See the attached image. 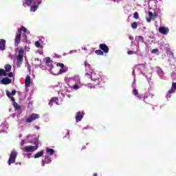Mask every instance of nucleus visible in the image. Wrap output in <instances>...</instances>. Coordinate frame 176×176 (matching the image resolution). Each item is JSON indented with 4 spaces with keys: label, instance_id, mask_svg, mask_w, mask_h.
I'll use <instances>...</instances> for the list:
<instances>
[{
    "label": "nucleus",
    "instance_id": "f257e3e1",
    "mask_svg": "<svg viewBox=\"0 0 176 176\" xmlns=\"http://www.w3.org/2000/svg\"><path fill=\"white\" fill-rule=\"evenodd\" d=\"M30 34V31L25 28L24 26H21V28L18 29L17 32H16V36L14 38V45L15 46H19L20 43L22 41L25 42L26 43H28V40L27 39V36Z\"/></svg>",
    "mask_w": 176,
    "mask_h": 176
},
{
    "label": "nucleus",
    "instance_id": "f03ea898",
    "mask_svg": "<svg viewBox=\"0 0 176 176\" xmlns=\"http://www.w3.org/2000/svg\"><path fill=\"white\" fill-rule=\"evenodd\" d=\"M41 4L42 0H22L23 6L24 8H30V12L32 13L36 12Z\"/></svg>",
    "mask_w": 176,
    "mask_h": 176
},
{
    "label": "nucleus",
    "instance_id": "7ed1b4c3",
    "mask_svg": "<svg viewBox=\"0 0 176 176\" xmlns=\"http://www.w3.org/2000/svg\"><path fill=\"white\" fill-rule=\"evenodd\" d=\"M85 77L87 79H91V80L95 82L96 85H98L100 87H102V77L101 75L94 71L88 72L85 73Z\"/></svg>",
    "mask_w": 176,
    "mask_h": 176
},
{
    "label": "nucleus",
    "instance_id": "20e7f679",
    "mask_svg": "<svg viewBox=\"0 0 176 176\" xmlns=\"http://www.w3.org/2000/svg\"><path fill=\"white\" fill-rule=\"evenodd\" d=\"M65 80L69 84L74 83V85L72 86V89H73V90H79V89L83 86L80 82V76L78 75H76L72 77H66Z\"/></svg>",
    "mask_w": 176,
    "mask_h": 176
},
{
    "label": "nucleus",
    "instance_id": "39448f33",
    "mask_svg": "<svg viewBox=\"0 0 176 176\" xmlns=\"http://www.w3.org/2000/svg\"><path fill=\"white\" fill-rule=\"evenodd\" d=\"M24 59V50L21 48L15 54V60L14 61V66L16 68H20L21 64H23V60Z\"/></svg>",
    "mask_w": 176,
    "mask_h": 176
},
{
    "label": "nucleus",
    "instance_id": "423d86ee",
    "mask_svg": "<svg viewBox=\"0 0 176 176\" xmlns=\"http://www.w3.org/2000/svg\"><path fill=\"white\" fill-rule=\"evenodd\" d=\"M170 76L173 81L172 82L171 88L166 92V98L168 101V100H170V98H171V96H173V94H175V92H176V82H174V80H176L175 72H172Z\"/></svg>",
    "mask_w": 176,
    "mask_h": 176
},
{
    "label": "nucleus",
    "instance_id": "0eeeda50",
    "mask_svg": "<svg viewBox=\"0 0 176 176\" xmlns=\"http://www.w3.org/2000/svg\"><path fill=\"white\" fill-rule=\"evenodd\" d=\"M39 144V140L36 135H29L27 136V140H23L21 142V146H24L25 144Z\"/></svg>",
    "mask_w": 176,
    "mask_h": 176
},
{
    "label": "nucleus",
    "instance_id": "6e6552de",
    "mask_svg": "<svg viewBox=\"0 0 176 176\" xmlns=\"http://www.w3.org/2000/svg\"><path fill=\"white\" fill-rule=\"evenodd\" d=\"M145 65H146V63H144L143 64H138L136 65V68L137 69H139V71H140L142 75H144V76H145L148 82H151V78H152V74L150 73L148 75H146L143 72L144 69H145Z\"/></svg>",
    "mask_w": 176,
    "mask_h": 176
},
{
    "label": "nucleus",
    "instance_id": "1a4fd4ad",
    "mask_svg": "<svg viewBox=\"0 0 176 176\" xmlns=\"http://www.w3.org/2000/svg\"><path fill=\"white\" fill-rule=\"evenodd\" d=\"M16 157H17V151H16V150H13L10 154V157L8 162L10 166L13 163H16Z\"/></svg>",
    "mask_w": 176,
    "mask_h": 176
},
{
    "label": "nucleus",
    "instance_id": "9d476101",
    "mask_svg": "<svg viewBox=\"0 0 176 176\" xmlns=\"http://www.w3.org/2000/svg\"><path fill=\"white\" fill-rule=\"evenodd\" d=\"M35 146H26L21 148L23 152H35L38 149V144H34Z\"/></svg>",
    "mask_w": 176,
    "mask_h": 176
},
{
    "label": "nucleus",
    "instance_id": "9b49d317",
    "mask_svg": "<svg viewBox=\"0 0 176 176\" xmlns=\"http://www.w3.org/2000/svg\"><path fill=\"white\" fill-rule=\"evenodd\" d=\"M45 63L46 64V66L48 68V71L49 72H50V74H53V72H52V69H53V60H52V59H50V57H46L45 58Z\"/></svg>",
    "mask_w": 176,
    "mask_h": 176
},
{
    "label": "nucleus",
    "instance_id": "f8f14e48",
    "mask_svg": "<svg viewBox=\"0 0 176 176\" xmlns=\"http://www.w3.org/2000/svg\"><path fill=\"white\" fill-rule=\"evenodd\" d=\"M39 114L32 113L25 120L26 123H31L34 122V120H36V119H39Z\"/></svg>",
    "mask_w": 176,
    "mask_h": 176
},
{
    "label": "nucleus",
    "instance_id": "ddd939ff",
    "mask_svg": "<svg viewBox=\"0 0 176 176\" xmlns=\"http://www.w3.org/2000/svg\"><path fill=\"white\" fill-rule=\"evenodd\" d=\"M6 96H7V97H8V98H10L11 101L13 102V105H14V109H16V111H20V106L19 105V104H17L16 102H14V98L10 96V92L7 91Z\"/></svg>",
    "mask_w": 176,
    "mask_h": 176
},
{
    "label": "nucleus",
    "instance_id": "4468645a",
    "mask_svg": "<svg viewBox=\"0 0 176 176\" xmlns=\"http://www.w3.org/2000/svg\"><path fill=\"white\" fill-rule=\"evenodd\" d=\"M133 94L137 97V98H139V100H141V98H144V102H145V99L148 98V95L145 94L144 96L142 94H138V89L135 88H133Z\"/></svg>",
    "mask_w": 176,
    "mask_h": 176
},
{
    "label": "nucleus",
    "instance_id": "2eb2a0df",
    "mask_svg": "<svg viewBox=\"0 0 176 176\" xmlns=\"http://www.w3.org/2000/svg\"><path fill=\"white\" fill-rule=\"evenodd\" d=\"M72 90V87H64L63 89L58 91V94L61 95L62 97H65L66 93H69Z\"/></svg>",
    "mask_w": 176,
    "mask_h": 176
},
{
    "label": "nucleus",
    "instance_id": "dca6fc26",
    "mask_svg": "<svg viewBox=\"0 0 176 176\" xmlns=\"http://www.w3.org/2000/svg\"><path fill=\"white\" fill-rule=\"evenodd\" d=\"M136 47V51L134 50H130L128 51V54L131 55V54H137V56H141V52L140 51V44L138 43L136 45H135Z\"/></svg>",
    "mask_w": 176,
    "mask_h": 176
},
{
    "label": "nucleus",
    "instance_id": "f3484780",
    "mask_svg": "<svg viewBox=\"0 0 176 176\" xmlns=\"http://www.w3.org/2000/svg\"><path fill=\"white\" fill-rule=\"evenodd\" d=\"M159 33L162 35H168V32H170V29L167 27H160L158 29Z\"/></svg>",
    "mask_w": 176,
    "mask_h": 176
},
{
    "label": "nucleus",
    "instance_id": "a211bd4d",
    "mask_svg": "<svg viewBox=\"0 0 176 176\" xmlns=\"http://www.w3.org/2000/svg\"><path fill=\"white\" fill-rule=\"evenodd\" d=\"M83 116H85V113L83 111L77 112L75 116L76 123L81 122L82 119H83Z\"/></svg>",
    "mask_w": 176,
    "mask_h": 176
},
{
    "label": "nucleus",
    "instance_id": "6ab92c4d",
    "mask_svg": "<svg viewBox=\"0 0 176 176\" xmlns=\"http://www.w3.org/2000/svg\"><path fill=\"white\" fill-rule=\"evenodd\" d=\"M34 68H41V69H45V66H42V61L36 58L34 64Z\"/></svg>",
    "mask_w": 176,
    "mask_h": 176
},
{
    "label": "nucleus",
    "instance_id": "aec40b11",
    "mask_svg": "<svg viewBox=\"0 0 176 176\" xmlns=\"http://www.w3.org/2000/svg\"><path fill=\"white\" fill-rule=\"evenodd\" d=\"M57 67H60L59 74H65L68 71V67H67L63 63H57Z\"/></svg>",
    "mask_w": 176,
    "mask_h": 176
},
{
    "label": "nucleus",
    "instance_id": "412c9836",
    "mask_svg": "<svg viewBox=\"0 0 176 176\" xmlns=\"http://www.w3.org/2000/svg\"><path fill=\"white\" fill-rule=\"evenodd\" d=\"M99 49H100V50H102V52L105 53L106 54L109 53V48L108 47V45H107L106 44H100Z\"/></svg>",
    "mask_w": 176,
    "mask_h": 176
},
{
    "label": "nucleus",
    "instance_id": "4be33fe9",
    "mask_svg": "<svg viewBox=\"0 0 176 176\" xmlns=\"http://www.w3.org/2000/svg\"><path fill=\"white\" fill-rule=\"evenodd\" d=\"M156 72L160 79H166V76H164V72L162 68L157 67Z\"/></svg>",
    "mask_w": 176,
    "mask_h": 176
},
{
    "label": "nucleus",
    "instance_id": "5701e85b",
    "mask_svg": "<svg viewBox=\"0 0 176 176\" xmlns=\"http://www.w3.org/2000/svg\"><path fill=\"white\" fill-rule=\"evenodd\" d=\"M85 87H87L88 89H100L101 87L98 84H96V82L94 83H87L85 85Z\"/></svg>",
    "mask_w": 176,
    "mask_h": 176
},
{
    "label": "nucleus",
    "instance_id": "b1692460",
    "mask_svg": "<svg viewBox=\"0 0 176 176\" xmlns=\"http://www.w3.org/2000/svg\"><path fill=\"white\" fill-rule=\"evenodd\" d=\"M45 163L46 164H50V163H52V159L48 155H45V159L42 160L41 166L44 167Z\"/></svg>",
    "mask_w": 176,
    "mask_h": 176
},
{
    "label": "nucleus",
    "instance_id": "393cba45",
    "mask_svg": "<svg viewBox=\"0 0 176 176\" xmlns=\"http://www.w3.org/2000/svg\"><path fill=\"white\" fill-rule=\"evenodd\" d=\"M57 101H58V98L54 97L51 98L50 101L48 103V105H50V107H53V104H56V105H60V104Z\"/></svg>",
    "mask_w": 176,
    "mask_h": 176
},
{
    "label": "nucleus",
    "instance_id": "a878e982",
    "mask_svg": "<svg viewBox=\"0 0 176 176\" xmlns=\"http://www.w3.org/2000/svg\"><path fill=\"white\" fill-rule=\"evenodd\" d=\"M157 16V14L156 13H155V14L153 15V13H152V12H148V18H146V21L148 23H151V21L155 20Z\"/></svg>",
    "mask_w": 176,
    "mask_h": 176
},
{
    "label": "nucleus",
    "instance_id": "bb28decb",
    "mask_svg": "<svg viewBox=\"0 0 176 176\" xmlns=\"http://www.w3.org/2000/svg\"><path fill=\"white\" fill-rule=\"evenodd\" d=\"M6 40L0 39V50L1 52H3V50L6 49Z\"/></svg>",
    "mask_w": 176,
    "mask_h": 176
},
{
    "label": "nucleus",
    "instance_id": "cd10ccee",
    "mask_svg": "<svg viewBox=\"0 0 176 176\" xmlns=\"http://www.w3.org/2000/svg\"><path fill=\"white\" fill-rule=\"evenodd\" d=\"M12 80L9 78H4L0 81V85H10Z\"/></svg>",
    "mask_w": 176,
    "mask_h": 176
},
{
    "label": "nucleus",
    "instance_id": "c85d7f7f",
    "mask_svg": "<svg viewBox=\"0 0 176 176\" xmlns=\"http://www.w3.org/2000/svg\"><path fill=\"white\" fill-rule=\"evenodd\" d=\"M84 65L85 67L86 73L92 72L93 70L91 69V65H90V64H89L87 60L85 61Z\"/></svg>",
    "mask_w": 176,
    "mask_h": 176
},
{
    "label": "nucleus",
    "instance_id": "c756f323",
    "mask_svg": "<svg viewBox=\"0 0 176 176\" xmlns=\"http://www.w3.org/2000/svg\"><path fill=\"white\" fill-rule=\"evenodd\" d=\"M31 85V77L30 76H27L25 80V86L26 87H30Z\"/></svg>",
    "mask_w": 176,
    "mask_h": 176
},
{
    "label": "nucleus",
    "instance_id": "7c9ffc66",
    "mask_svg": "<svg viewBox=\"0 0 176 176\" xmlns=\"http://www.w3.org/2000/svg\"><path fill=\"white\" fill-rule=\"evenodd\" d=\"M47 156H53L54 155V150L53 148H46Z\"/></svg>",
    "mask_w": 176,
    "mask_h": 176
},
{
    "label": "nucleus",
    "instance_id": "2f4dec72",
    "mask_svg": "<svg viewBox=\"0 0 176 176\" xmlns=\"http://www.w3.org/2000/svg\"><path fill=\"white\" fill-rule=\"evenodd\" d=\"M132 75L133 76H135L134 77V80H133V83H132V87H133V89H134V88H135V83H136V80H135V69H133V72H132Z\"/></svg>",
    "mask_w": 176,
    "mask_h": 176
},
{
    "label": "nucleus",
    "instance_id": "473e14b6",
    "mask_svg": "<svg viewBox=\"0 0 176 176\" xmlns=\"http://www.w3.org/2000/svg\"><path fill=\"white\" fill-rule=\"evenodd\" d=\"M41 156H43V150L41 151L40 152H38L36 153L34 156V159H38V157H41Z\"/></svg>",
    "mask_w": 176,
    "mask_h": 176
},
{
    "label": "nucleus",
    "instance_id": "72a5a7b5",
    "mask_svg": "<svg viewBox=\"0 0 176 176\" xmlns=\"http://www.w3.org/2000/svg\"><path fill=\"white\" fill-rule=\"evenodd\" d=\"M135 41H137L138 43L140 44L139 42H143L144 43V37L142 36H138L135 37Z\"/></svg>",
    "mask_w": 176,
    "mask_h": 176
},
{
    "label": "nucleus",
    "instance_id": "f704fd0d",
    "mask_svg": "<svg viewBox=\"0 0 176 176\" xmlns=\"http://www.w3.org/2000/svg\"><path fill=\"white\" fill-rule=\"evenodd\" d=\"M34 45L36 46V47H40L41 49H43V45H42V43H39L38 41H36Z\"/></svg>",
    "mask_w": 176,
    "mask_h": 176
},
{
    "label": "nucleus",
    "instance_id": "c9c22d12",
    "mask_svg": "<svg viewBox=\"0 0 176 176\" xmlns=\"http://www.w3.org/2000/svg\"><path fill=\"white\" fill-rule=\"evenodd\" d=\"M96 54H97V56H104V53L101 50H97L95 52Z\"/></svg>",
    "mask_w": 176,
    "mask_h": 176
},
{
    "label": "nucleus",
    "instance_id": "e433bc0d",
    "mask_svg": "<svg viewBox=\"0 0 176 176\" xmlns=\"http://www.w3.org/2000/svg\"><path fill=\"white\" fill-rule=\"evenodd\" d=\"M8 74L4 69H0V76H6Z\"/></svg>",
    "mask_w": 176,
    "mask_h": 176
},
{
    "label": "nucleus",
    "instance_id": "4c0bfd02",
    "mask_svg": "<svg viewBox=\"0 0 176 176\" xmlns=\"http://www.w3.org/2000/svg\"><path fill=\"white\" fill-rule=\"evenodd\" d=\"M137 27H138V24L137 23V22H133L131 23V28H133V30H137Z\"/></svg>",
    "mask_w": 176,
    "mask_h": 176
},
{
    "label": "nucleus",
    "instance_id": "58836bf2",
    "mask_svg": "<svg viewBox=\"0 0 176 176\" xmlns=\"http://www.w3.org/2000/svg\"><path fill=\"white\" fill-rule=\"evenodd\" d=\"M6 72H9L12 69V66L10 65H7L5 67Z\"/></svg>",
    "mask_w": 176,
    "mask_h": 176
},
{
    "label": "nucleus",
    "instance_id": "ea45409f",
    "mask_svg": "<svg viewBox=\"0 0 176 176\" xmlns=\"http://www.w3.org/2000/svg\"><path fill=\"white\" fill-rule=\"evenodd\" d=\"M38 42H39L40 43H43V42H45V38L43 37H40Z\"/></svg>",
    "mask_w": 176,
    "mask_h": 176
},
{
    "label": "nucleus",
    "instance_id": "a19ab883",
    "mask_svg": "<svg viewBox=\"0 0 176 176\" xmlns=\"http://www.w3.org/2000/svg\"><path fill=\"white\" fill-rule=\"evenodd\" d=\"M157 52H159L158 49H153V50H151V53L153 54H155V53H157Z\"/></svg>",
    "mask_w": 176,
    "mask_h": 176
},
{
    "label": "nucleus",
    "instance_id": "79ce46f5",
    "mask_svg": "<svg viewBox=\"0 0 176 176\" xmlns=\"http://www.w3.org/2000/svg\"><path fill=\"white\" fill-rule=\"evenodd\" d=\"M73 53H78V50H70L69 52V54H72Z\"/></svg>",
    "mask_w": 176,
    "mask_h": 176
},
{
    "label": "nucleus",
    "instance_id": "37998d69",
    "mask_svg": "<svg viewBox=\"0 0 176 176\" xmlns=\"http://www.w3.org/2000/svg\"><path fill=\"white\" fill-rule=\"evenodd\" d=\"M69 138V130H67L66 135H65L64 138Z\"/></svg>",
    "mask_w": 176,
    "mask_h": 176
},
{
    "label": "nucleus",
    "instance_id": "c03bdc74",
    "mask_svg": "<svg viewBox=\"0 0 176 176\" xmlns=\"http://www.w3.org/2000/svg\"><path fill=\"white\" fill-rule=\"evenodd\" d=\"M30 45L25 46V52H28L30 50Z\"/></svg>",
    "mask_w": 176,
    "mask_h": 176
},
{
    "label": "nucleus",
    "instance_id": "a18cd8bd",
    "mask_svg": "<svg viewBox=\"0 0 176 176\" xmlns=\"http://www.w3.org/2000/svg\"><path fill=\"white\" fill-rule=\"evenodd\" d=\"M133 17L134 19H138V12H135L133 14Z\"/></svg>",
    "mask_w": 176,
    "mask_h": 176
},
{
    "label": "nucleus",
    "instance_id": "49530a36",
    "mask_svg": "<svg viewBox=\"0 0 176 176\" xmlns=\"http://www.w3.org/2000/svg\"><path fill=\"white\" fill-rule=\"evenodd\" d=\"M25 155V156H27L28 159H30V157H31V153H27Z\"/></svg>",
    "mask_w": 176,
    "mask_h": 176
},
{
    "label": "nucleus",
    "instance_id": "de8ad7c7",
    "mask_svg": "<svg viewBox=\"0 0 176 176\" xmlns=\"http://www.w3.org/2000/svg\"><path fill=\"white\" fill-rule=\"evenodd\" d=\"M15 94H16V90H13L10 94V97H12V96H14Z\"/></svg>",
    "mask_w": 176,
    "mask_h": 176
},
{
    "label": "nucleus",
    "instance_id": "09e8293b",
    "mask_svg": "<svg viewBox=\"0 0 176 176\" xmlns=\"http://www.w3.org/2000/svg\"><path fill=\"white\" fill-rule=\"evenodd\" d=\"M8 76H9V78H12L13 77V73L12 72L9 73Z\"/></svg>",
    "mask_w": 176,
    "mask_h": 176
},
{
    "label": "nucleus",
    "instance_id": "8fccbe9b",
    "mask_svg": "<svg viewBox=\"0 0 176 176\" xmlns=\"http://www.w3.org/2000/svg\"><path fill=\"white\" fill-rule=\"evenodd\" d=\"M34 129H36V130H39L41 129V127L39 126H34Z\"/></svg>",
    "mask_w": 176,
    "mask_h": 176
},
{
    "label": "nucleus",
    "instance_id": "3c124183",
    "mask_svg": "<svg viewBox=\"0 0 176 176\" xmlns=\"http://www.w3.org/2000/svg\"><path fill=\"white\" fill-rule=\"evenodd\" d=\"M27 66H28V70L30 71V68H31V65H30L28 64V63H27Z\"/></svg>",
    "mask_w": 176,
    "mask_h": 176
},
{
    "label": "nucleus",
    "instance_id": "603ef678",
    "mask_svg": "<svg viewBox=\"0 0 176 176\" xmlns=\"http://www.w3.org/2000/svg\"><path fill=\"white\" fill-rule=\"evenodd\" d=\"M82 50H85V52H87V48L86 47H82Z\"/></svg>",
    "mask_w": 176,
    "mask_h": 176
},
{
    "label": "nucleus",
    "instance_id": "864d4df0",
    "mask_svg": "<svg viewBox=\"0 0 176 176\" xmlns=\"http://www.w3.org/2000/svg\"><path fill=\"white\" fill-rule=\"evenodd\" d=\"M37 53H39L41 55L43 54V52L42 51H37Z\"/></svg>",
    "mask_w": 176,
    "mask_h": 176
},
{
    "label": "nucleus",
    "instance_id": "5fc2aeb1",
    "mask_svg": "<svg viewBox=\"0 0 176 176\" xmlns=\"http://www.w3.org/2000/svg\"><path fill=\"white\" fill-rule=\"evenodd\" d=\"M170 56H171V57L174 58V54L173 52H170Z\"/></svg>",
    "mask_w": 176,
    "mask_h": 176
},
{
    "label": "nucleus",
    "instance_id": "6e6d98bb",
    "mask_svg": "<svg viewBox=\"0 0 176 176\" xmlns=\"http://www.w3.org/2000/svg\"><path fill=\"white\" fill-rule=\"evenodd\" d=\"M113 2H120V1H122V0H113Z\"/></svg>",
    "mask_w": 176,
    "mask_h": 176
},
{
    "label": "nucleus",
    "instance_id": "4d7b16f0",
    "mask_svg": "<svg viewBox=\"0 0 176 176\" xmlns=\"http://www.w3.org/2000/svg\"><path fill=\"white\" fill-rule=\"evenodd\" d=\"M12 118H16V113L12 114Z\"/></svg>",
    "mask_w": 176,
    "mask_h": 176
},
{
    "label": "nucleus",
    "instance_id": "13d9d810",
    "mask_svg": "<svg viewBox=\"0 0 176 176\" xmlns=\"http://www.w3.org/2000/svg\"><path fill=\"white\" fill-rule=\"evenodd\" d=\"M129 39H130V41H133V36H130Z\"/></svg>",
    "mask_w": 176,
    "mask_h": 176
},
{
    "label": "nucleus",
    "instance_id": "bf43d9fd",
    "mask_svg": "<svg viewBox=\"0 0 176 176\" xmlns=\"http://www.w3.org/2000/svg\"><path fill=\"white\" fill-rule=\"evenodd\" d=\"M67 97H68V98H71V95L68 94L67 95Z\"/></svg>",
    "mask_w": 176,
    "mask_h": 176
},
{
    "label": "nucleus",
    "instance_id": "052dcab7",
    "mask_svg": "<svg viewBox=\"0 0 176 176\" xmlns=\"http://www.w3.org/2000/svg\"><path fill=\"white\" fill-rule=\"evenodd\" d=\"M83 130H87V126L84 127Z\"/></svg>",
    "mask_w": 176,
    "mask_h": 176
},
{
    "label": "nucleus",
    "instance_id": "680f3d73",
    "mask_svg": "<svg viewBox=\"0 0 176 176\" xmlns=\"http://www.w3.org/2000/svg\"><path fill=\"white\" fill-rule=\"evenodd\" d=\"M97 175H98L97 173L94 174V176H97Z\"/></svg>",
    "mask_w": 176,
    "mask_h": 176
},
{
    "label": "nucleus",
    "instance_id": "e2e57ef3",
    "mask_svg": "<svg viewBox=\"0 0 176 176\" xmlns=\"http://www.w3.org/2000/svg\"><path fill=\"white\" fill-rule=\"evenodd\" d=\"M19 138H21V135H19Z\"/></svg>",
    "mask_w": 176,
    "mask_h": 176
},
{
    "label": "nucleus",
    "instance_id": "0e129e2a",
    "mask_svg": "<svg viewBox=\"0 0 176 176\" xmlns=\"http://www.w3.org/2000/svg\"><path fill=\"white\" fill-rule=\"evenodd\" d=\"M30 140H34V138H31Z\"/></svg>",
    "mask_w": 176,
    "mask_h": 176
},
{
    "label": "nucleus",
    "instance_id": "69168bd1",
    "mask_svg": "<svg viewBox=\"0 0 176 176\" xmlns=\"http://www.w3.org/2000/svg\"><path fill=\"white\" fill-rule=\"evenodd\" d=\"M131 46H133V42H131Z\"/></svg>",
    "mask_w": 176,
    "mask_h": 176
}]
</instances>
